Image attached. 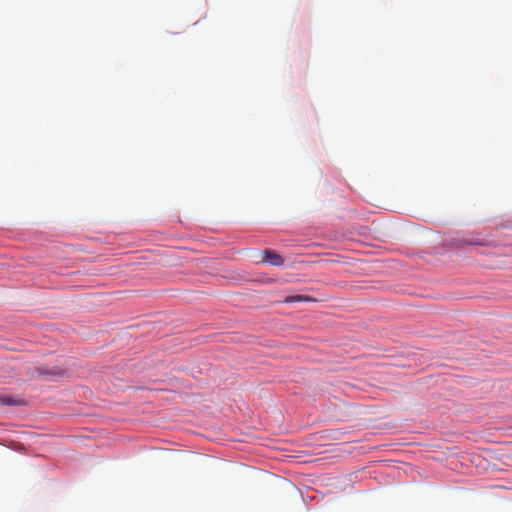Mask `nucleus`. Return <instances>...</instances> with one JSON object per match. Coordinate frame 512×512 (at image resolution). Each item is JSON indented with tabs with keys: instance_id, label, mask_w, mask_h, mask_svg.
Returning <instances> with one entry per match:
<instances>
[{
	"instance_id": "obj_1",
	"label": "nucleus",
	"mask_w": 512,
	"mask_h": 512,
	"mask_svg": "<svg viewBox=\"0 0 512 512\" xmlns=\"http://www.w3.org/2000/svg\"><path fill=\"white\" fill-rule=\"evenodd\" d=\"M264 257L261 262H268L273 266H282L284 264V258L278 254L276 251L271 249H266L264 252Z\"/></svg>"
},
{
	"instance_id": "obj_2",
	"label": "nucleus",
	"mask_w": 512,
	"mask_h": 512,
	"mask_svg": "<svg viewBox=\"0 0 512 512\" xmlns=\"http://www.w3.org/2000/svg\"><path fill=\"white\" fill-rule=\"evenodd\" d=\"M313 299L306 295H291L287 296L283 302L284 303H294V302H308L312 301Z\"/></svg>"
}]
</instances>
